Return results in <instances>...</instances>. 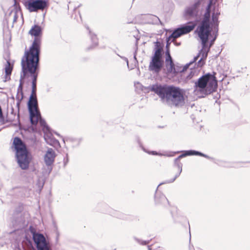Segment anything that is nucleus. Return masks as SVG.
Returning a JSON list of instances; mask_svg holds the SVG:
<instances>
[{"instance_id":"obj_10","label":"nucleus","mask_w":250,"mask_h":250,"mask_svg":"<svg viewBox=\"0 0 250 250\" xmlns=\"http://www.w3.org/2000/svg\"><path fill=\"white\" fill-rule=\"evenodd\" d=\"M26 9L30 12L43 11L49 5L48 0H21Z\"/></svg>"},{"instance_id":"obj_9","label":"nucleus","mask_w":250,"mask_h":250,"mask_svg":"<svg viewBox=\"0 0 250 250\" xmlns=\"http://www.w3.org/2000/svg\"><path fill=\"white\" fill-rule=\"evenodd\" d=\"M27 107L29 112L30 122L32 125H36L39 118L41 117L36 95H30L27 103Z\"/></svg>"},{"instance_id":"obj_25","label":"nucleus","mask_w":250,"mask_h":250,"mask_svg":"<svg viewBox=\"0 0 250 250\" xmlns=\"http://www.w3.org/2000/svg\"><path fill=\"white\" fill-rule=\"evenodd\" d=\"M14 6L15 7V10L12 11L11 13H10V15H12V14H14L13 16V22H15L17 21V19H18V13L21 12V9L20 4L17 2L16 0H14Z\"/></svg>"},{"instance_id":"obj_34","label":"nucleus","mask_w":250,"mask_h":250,"mask_svg":"<svg viewBox=\"0 0 250 250\" xmlns=\"http://www.w3.org/2000/svg\"><path fill=\"white\" fill-rule=\"evenodd\" d=\"M166 57H167L168 59L170 58V57H171V56L170 54L169 49H166Z\"/></svg>"},{"instance_id":"obj_27","label":"nucleus","mask_w":250,"mask_h":250,"mask_svg":"<svg viewBox=\"0 0 250 250\" xmlns=\"http://www.w3.org/2000/svg\"><path fill=\"white\" fill-rule=\"evenodd\" d=\"M196 63V58H193V60L191 61H190L188 63L185 64L183 67L182 68V69L180 71L181 72H184L185 71H186L189 67L192 64Z\"/></svg>"},{"instance_id":"obj_11","label":"nucleus","mask_w":250,"mask_h":250,"mask_svg":"<svg viewBox=\"0 0 250 250\" xmlns=\"http://www.w3.org/2000/svg\"><path fill=\"white\" fill-rule=\"evenodd\" d=\"M196 25V22H194L193 21L182 24L173 31L169 35V38L177 39L184 35L188 34L192 31Z\"/></svg>"},{"instance_id":"obj_8","label":"nucleus","mask_w":250,"mask_h":250,"mask_svg":"<svg viewBox=\"0 0 250 250\" xmlns=\"http://www.w3.org/2000/svg\"><path fill=\"white\" fill-rule=\"evenodd\" d=\"M32 239L36 248L35 250H52L49 238L42 233L36 231L32 226L29 227Z\"/></svg>"},{"instance_id":"obj_3","label":"nucleus","mask_w":250,"mask_h":250,"mask_svg":"<svg viewBox=\"0 0 250 250\" xmlns=\"http://www.w3.org/2000/svg\"><path fill=\"white\" fill-rule=\"evenodd\" d=\"M213 0H209V3L206 8V11L203 15L202 10L201 9V1L200 0H196L194 3L185 8L183 16L187 20H190L194 19V22L199 23L198 26L200 24L202 21L204 19L205 14L208 12L209 15V21H212V16L214 15L219 21V16L220 15V11L218 8H212Z\"/></svg>"},{"instance_id":"obj_1","label":"nucleus","mask_w":250,"mask_h":250,"mask_svg":"<svg viewBox=\"0 0 250 250\" xmlns=\"http://www.w3.org/2000/svg\"><path fill=\"white\" fill-rule=\"evenodd\" d=\"M209 15L207 12L200 24L197 26L195 32L200 39L202 48L199 50L196 58V63L201 67L205 63L208 53L218 36L219 21L216 16H212V21H209Z\"/></svg>"},{"instance_id":"obj_20","label":"nucleus","mask_w":250,"mask_h":250,"mask_svg":"<svg viewBox=\"0 0 250 250\" xmlns=\"http://www.w3.org/2000/svg\"><path fill=\"white\" fill-rule=\"evenodd\" d=\"M163 47L164 44L163 43L159 41L154 42V48L153 49V53L152 56H160L163 57Z\"/></svg>"},{"instance_id":"obj_38","label":"nucleus","mask_w":250,"mask_h":250,"mask_svg":"<svg viewBox=\"0 0 250 250\" xmlns=\"http://www.w3.org/2000/svg\"><path fill=\"white\" fill-rule=\"evenodd\" d=\"M147 249H148V250H151V246H148Z\"/></svg>"},{"instance_id":"obj_39","label":"nucleus","mask_w":250,"mask_h":250,"mask_svg":"<svg viewBox=\"0 0 250 250\" xmlns=\"http://www.w3.org/2000/svg\"><path fill=\"white\" fill-rule=\"evenodd\" d=\"M189 250H194L193 249H191L190 247H189Z\"/></svg>"},{"instance_id":"obj_18","label":"nucleus","mask_w":250,"mask_h":250,"mask_svg":"<svg viewBox=\"0 0 250 250\" xmlns=\"http://www.w3.org/2000/svg\"><path fill=\"white\" fill-rule=\"evenodd\" d=\"M13 226L17 229L22 228L24 225V221L23 217L20 213H18L14 215L12 221Z\"/></svg>"},{"instance_id":"obj_7","label":"nucleus","mask_w":250,"mask_h":250,"mask_svg":"<svg viewBox=\"0 0 250 250\" xmlns=\"http://www.w3.org/2000/svg\"><path fill=\"white\" fill-rule=\"evenodd\" d=\"M22 77H32V93L36 95L37 78L40 69V60H21Z\"/></svg>"},{"instance_id":"obj_35","label":"nucleus","mask_w":250,"mask_h":250,"mask_svg":"<svg viewBox=\"0 0 250 250\" xmlns=\"http://www.w3.org/2000/svg\"><path fill=\"white\" fill-rule=\"evenodd\" d=\"M69 161V158L68 156V154H66V158L64 159V166L66 165L67 163Z\"/></svg>"},{"instance_id":"obj_23","label":"nucleus","mask_w":250,"mask_h":250,"mask_svg":"<svg viewBox=\"0 0 250 250\" xmlns=\"http://www.w3.org/2000/svg\"><path fill=\"white\" fill-rule=\"evenodd\" d=\"M142 149H143V150L145 152H146L147 153H148L149 154H151V155H153L165 156H167V157H172L174 155V154L180 152V151H177V152H171L169 153L165 152L164 153H161L157 152L156 151H147L143 147H142Z\"/></svg>"},{"instance_id":"obj_12","label":"nucleus","mask_w":250,"mask_h":250,"mask_svg":"<svg viewBox=\"0 0 250 250\" xmlns=\"http://www.w3.org/2000/svg\"><path fill=\"white\" fill-rule=\"evenodd\" d=\"M41 125L44 133V139L46 143L54 147H56L60 145L59 141L56 139L52 133L51 132L49 127L47 125L45 121L42 119L40 121Z\"/></svg>"},{"instance_id":"obj_28","label":"nucleus","mask_w":250,"mask_h":250,"mask_svg":"<svg viewBox=\"0 0 250 250\" xmlns=\"http://www.w3.org/2000/svg\"><path fill=\"white\" fill-rule=\"evenodd\" d=\"M133 239L135 240L136 242H137L138 244L142 245H146L149 243L150 240L145 241L141 239H140L136 237H134Z\"/></svg>"},{"instance_id":"obj_17","label":"nucleus","mask_w":250,"mask_h":250,"mask_svg":"<svg viewBox=\"0 0 250 250\" xmlns=\"http://www.w3.org/2000/svg\"><path fill=\"white\" fill-rule=\"evenodd\" d=\"M83 140V138L82 137L75 138L69 137L64 140L63 141L64 143L66 142L67 145L72 148H75L79 146Z\"/></svg>"},{"instance_id":"obj_13","label":"nucleus","mask_w":250,"mask_h":250,"mask_svg":"<svg viewBox=\"0 0 250 250\" xmlns=\"http://www.w3.org/2000/svg\"><path fill=\"white\" fill-rule=\"evenodd\" d=\"M164 65L163 57L152 56L148 66V70L153 73L159 74Z\"/></svg>"},{"instance_id":"obj_37","label":"nucleus","mask_w":250,"mask_h":250,"mask_svg":"<svg viewBox=\"0 0 250 250\" xmlns=\"http://www.w3.org/2000/svg\"><path fill=\"white\" fill-rule=\"evenodd\" d=\"M136 51L135 52V53H134V59L137 61V58H136Z\"/></svg>"},{"instance_id":"obj_2","label":"nucleus","mask_w":250,"mask_h":250,"mask_svg":"<svg viewBox=\"0 0 250 250\" xmlns=\"http://www.w3.org/2000/svg\"><path fill=\"white\" fill-rule=\"evenodd\" d=\"M149 89L170 107H180L185 104V91L178 87L155 84L150 85Z\"/></svg>"},{"instance_id":"obj_21","label":"nucleus","mask_w":250,"mask_h":250,"mask_svg":"<svg viewBox=\"0 0 250 250\" xmlns=\"http://www.w3.org/2000/svg\"><path fill=\"white\" fill-rule=\"evenodd\" d=\"M6 61V63L4 67V72H5V80L4 82H6L7 81L10 80V76L11 74L12 71L13 69L12 65H11L10 60L9 59H5Z\"/></svg>"},{"instance_id":"obj_4","label":"nucleus","mask_w":250,"mask_h":250,"mask_svg":"<svg viewBox=\"0 0 250 250\" xmlns=\"http://www.w3.org/2000/svg\"><path fill=\"white\" fill-rule=\"evenodd\" d=\"M215 72L208 73L200 77L195 82V92L197 94H201L202 98L215 92L218 87V81L215 76Z\"/></svg>"},{"instance_id":"obj_36","label":"nucleus","mask_w":250,"mask_h":250,"mask_svg":"<svg viewBox=\"0 0 250 250\" xmlns=\"http://www.w3.org/2000/svg\"><path fill=\"white\" fill-rule=\"evenodd\" d=\"M174 40L175 39H172L171 40V42H173V43H174L175 45H176V46H180L181 45V42H175Z\"/></svg>"},{"instance_id":"obj_33","label":"nucleus","mask_w":250,"mask_h":250,"mask_svg":"<svg viewBox=\"0 0 250 250\" xmlns=\"http://www.w3.org/2000/svg\"><path fill=\"white\" fill-rule=\"evenodd\" d=\"M25 240L27 242L29 246L33 248L32 242L31 241V240H30L29 239L27 238V237H25Z\"/></svg>"},{"instance_id":"obj_22","label":"nucleus","mask_w":250,"mask_h":250,"mask_svg":"<svg viewBox=\"0 0 250 250\" xmlns=\"http://www.w3.org/2000/svg\"><path fill=\"white\" fill-rule=\"evenodd\" d=\"M166 67L167 70L169 73H173L176 74L178 73L175 68L174 64L171 57L170 59H168L167 57L166 58Z\"/></svg>"},{"instance_id":"obj_32","label":"nucleus","mask_w":250,"mask_h":250,"mask_svg":"<svg viewBox=\"0 0 250 250\" xmlns=\"http://www.w3.org/2000/svg\"><path fill=\"white\" fill-rule=\"evenodd\" d=\"M117 55L126 62L127 67H129L128 59L125 57L121 56L119 55L118 54H117Z\"/></svg>"},{"instance_id":"obj_31","label":"nucleus","mask_w":250,"mask_h":250,"mask_svg":"<svg viewBox=\"0 0 250 250\" xmlns=\"http://www.w3.org/2000/svg\"><path fill=\"white\" fill-rule=\"evenodd\" d=\"M171 39H174L173 38H169V36L167 39V43H166V49H169L171 41H170Z\"/></svg>"},{"instance_id":"obj_29","label":"nucleus","mask_w":250,"mask_h":250,"mask_svg":"<svg viewBox=\"0 0 250 250\" xmlns=\"http://www.w3.org/2000/svg\"><path fill=\"white\" fill-rule=\"evenodd\" d=\"M150 17H151V19L152 20L153 24H158L159 23H160L161 25L162 24V22L160 20L158 17L154 15H151Z\"/></svg>"},{"instance_id":"obj_26","label":"nucleus","mask_w":250,"mask_h":250,"mask_svg":"<svg viewBox=\"0 0 250 250\" xmlns=\"http://www.w3.org/2000/svg\"><path fill=\"white\" fill-rule=\"evenodd\" d=\"M87 30H89V34L90 36L91 40L94 46H96L98 45V39L97 36L94 34H93L90 30L89 27H87Z\"/></svg>"},{"instance_id":"obj_24","label":"nucleus","mask_w":250,"mask_h":250,"mask_svg":"<svg viewBox=\"0 0 250 250\" xmlns=\"http://www.w3.org/2000/svg\"><path fill=\"white\" fill-rule=\"evenodd\" d=\"M26 77H22V72H21L20 80V84L19 87L18 88V94H21V99H19V102L17 103V105H19L20 104L21 100L22 99L23 97V85L24 84L23 80Z\"/></svg>"},{"instance_id":"obj_14","label":"nucleus","mask_w":250,"mask_h":250,"mask_svg":"<svg viewBox=\"0 0 250 250\" xmlns=\"http://www.w3.org/2000/svg\"><path fill=\"white\" fill-rule=\"evenodd\" d=\"M166 183H167V181L165 182L160 183L156 189L154 196V202L155 205L157 206L166 207L169 204L168 201L165 195L160 191L158 190L159 186Z\"/></svg>"},{"instance_id":"obj_6","label":"nucleus","mask_w":250,"mask_h":250,"mask_svg":"<svg viewBox=\"0 0 250 250\" xmlns=\"http://www.w3.org/2000/svg\"><path fill=\"white\" fill-rule=\"evenodd\" d=\"M19 167L23 170L28 168L32 157L23 141L18 137L14 138L13 143Z\"/></svg>"},{"instance_id":"obj_5","label":"nucleus","mask_w":250,"mask_h":250,"mask_svg":"<svg viewBox=\"0 0 250 250\" xmlns=\"http://www.w3.org/2000/svg\"><path fill=\"white\" fill-rule=\"evenodd\" d=\"M29 34L34 37V40L29 50L25 51L21 60H40L42 28L38 25H34Z\"/></svg>"},{"instance_id":"obj_30","label":"nucleus","mask_w":250,"mask_h":250,"mask_svg":"<svg viewBox=\"0 0 250 250\" xmlns=\"http://www.w3.org/2000/svg\"><path fill=\"white\" fill-rule=\"evenodd\" d=\"M196 72V70L195 69H190V71L189 74L187 76V79L189 80L191 79L193 76L194 75Z\"/></svg>"},{"instance_id":"obj_19","label":"nucleus","mask_w":250,"mask_h":250,"mask_svg":"<svg viewBox=\"0 0 250 250\" xmlns=\"http://www.w3.org/2000/svg\"><path fill=\"white\" fill-rule=\"evenodd\" d=\"M182 154L184 155V157H185L187 156H200L202 157H204L207 159H209V160H212L213 159V158L200 152L199 151L195 150H185L182 152Z\"/></svg>"},{"instance_id":"obj_15","label":"nucleus","mask_w":250,"mask_h":250,"mask_svg":"<svg viewBox=\"0 0 250 250\" xmlns=\"http://www.w3.org/2000/svg\"><path fill=\"white\" fill-rule=\"evenodd\" d=\"M56 156L55 150L51 148H48L44 155L43 160L45 165L47 167L48 173H50L52 170V165L55 162Z\"/></svg>"},{"instance_id":"obj_16","label":"nucleus","mask_w":250,"mask_h":250,"mask_svg":"<svg viewBox=\"0 0 250 250\" xmlns=\"http://www.w3.org/2000/svg\"><path fill=\"white\" fill-rule=\"evenodd\" d=\"M184 158V155L182 154L180 155L177 158L174 159V166L176 167L178 169V171L175 174L174 177L169 180L167 181V183L173 182L180 175L182 171V164L179 161L180 159Z\"/></svg>"}]
</instances>
